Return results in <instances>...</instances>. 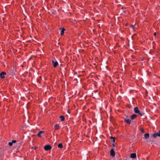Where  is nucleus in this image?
<instances>
[{
    "instance_id": "1",
    "label": "nucleus",
    "mask_w": 160,
    "mask_h": 160,
    "mask_svg": "<svg viewBox=\"0 0 160 160\" xmlns=\"http://www.w3.org/2000/svg\"><path fill=\"white\" fill-rule=\"evenodd\" d=\"M44 149L46 151H48L52 149V147L50 145H47L44 146Z\"/></svg>"
},
{
    "instance_id": "2",
    "label": "nucleus",
    "mask_w": 160,
    "mask_h": 160,
    "mask_svg": "<svg viewBox=\"0 0 160 160\" xmlns=\"http://www.w3.org/2000/svg\"><path fill=\"white\" fill-rule=\"evenodd\" d=\"M52 64L53 65V67L54 68H56L58 65V63L57 61H56L55 62L54 60H52Z\"/></svg>"
},
{
    "instance_id": "3",
    "label": "nucleus",
    "mask_w": 160,
    "mask_h": 160,
    "mask_svg": "<svg viewBox=\"0 0 160 160\" xmlns=\"http://www.w3.org/2000/svg\"><path fill=\"white\" fill-rule=\"evenodd\" d=\"M110 155L112 157H114L115 156V153L114 149L112 148L110 151Z\"/></svg>"
},
{
    "instance_id": "4",
    "label": "nucleus",
    "mask_w": 160,
    "mask_h": 160,
    "mask_svg": "<svg viewBox=\"0 0 160 160\" xmlns=\"http://www.w3.org/2000/svg\"><path fill=\"white\" fill-rule=\"evenodd\" d=\"M6 74V73L5 72H2L0 74V77L2 78H5L4 75H5Z\"/></svg>"
},
{
    "instance_id": "5",
    "label": "nucleus",
    "mask_w": 160,
    "mask_h": 160,
    "mask_svg": "<svg viewBox=\"0 0 160 160\" xmlns=\"http://www.w3.org/2000/svg\"><path fill=\"white\" fill-rule=\"evenodd\" d=\"M134 111L135 113H139L140 111L137 107H136L134 108Z\"/></svg>"
},
{
    "instance_id": "6",
    "label": "nucleus",
    "mask_w": 160,
    "mask_h": 160,
    "mask_svg": "<svg viewBox=\"0 0 160 160\" xmlns=\"http://www.w3.org/2000/svg\"><path fill=\"white\" fill-rule=\"evenodd\" d=\"M125 121L128 124H130L131 122V120L127 118H125Z\"/></svg>"
},
{
    "instance_id": "7",
    "label": "nucleus",
    "mask_w": 160,
    "mask_h": 160,
    "mask_svg": "<svg viewBox=\"0 0 160 160\" xmlns=\"http://www.w3.org/2000/svg\"><path fill=\"white\" fill-rule=\"evenodd\" d=\"M16 142V140H12V142H9L8 144L10 146H11L12 145L13 143H15Z\"/></svg>"
},
{
    "instance_id": "8",
    "label": "nucleus",
    "mask_w": 160,
    "mask_h": 160,
    "mask_svg": "<svg viewBox=\"0 0 160 160\" xmlns=\"http://www.w3.org/2000/svg\"><path fill=\"white\" fill-rule=\"evenodd\" d=\"M130 157L132 158H136V154L135 153H132L131 154Z\"/></svg>"
},
{
    "instance_id": "9",
    "label": "nucleus",
    "mask_w": 160,
    "mask_h": 160,
    "mask_svg": "<svg viewBox=\"0 0 160 160\" xmlns=\"http://www.w3.org/2000/svg\"><path fill=\"white\" fill-rule=\"evenodd\" d=\"M44 133V132L43 131H40L38 132L37 134V136L39 137H41L42 136V134Z\"/></svg>"
},
{
    "instance_id": "10",
    "label": "nucleus",
    "mask_w": 160,
    "mask_h": 160,
    "mask_svg": "<svg viewBox=\"0 0 160 160\" xmlns=\"http://www.w3.org/2000/svg\"><path fill=\"white\" fill-rule=\"evenodd\" d=\"M137 116V115L133 114L131 116V118L132 120H133L134 118H136Z\"/></svg>"
},
{
    "instance_id": "11",
    "label": "nucleus",
    "mask_w": 160,
    "mask_h": 160,
    "mask_svg": "<svg viewBox=\"0 0 160 160\" xmlns=\"http://www.w3.org/2000/svg\"><path fill=\"white\" fill-rule=\"evenodd\" d=\"M149 135L148 133L145 134L144 135V137L146 139H148L149 138Z\"/></svg>"
},
{
    "instance_id": "12",
    "label": "nucleus",
    "mask_w": 160,
    "mask_h": 160,
    "mask_svg": "<svg viewBox=\"0 0 160 160\" xmlns=\"http://www.w3.org/2000/svg\"><path fill=\"white\" fill-rule=\"evenodd\" d=\"M65 29L64 28H62L61 30V35H62L64 34V32L65 31Z\"/></svg>"
},
{
    "instance_id": "13",
    "label": "nucleus",
    "mask_w": 160,
    "mask_h": 160,
    "mask_svg": "<svg viewBox=\"0 0 160 160\" xmlns=\"http://www.w3.org/2000/svg\"><path fill=\"white\" fill-rule=\"evenodd\" d=\"M54 127L56 129H58L59 128V125L57 124H55Z\"/></svg>"
},
{
    "instance_id": "14",
    "label": "nucleus",
    "mask_w": 160,
    "mask_h": 160,
    "mask_svg": "<svg viewBox=\"0 0 160 160\" xmlns=\"http://www.w3.org/2000/svg\"><path fill=\"white\" fill-rule=\"evenodd\" d=\"M60 118L61 119L62 121H64L65 120V117L63 116H61L60 117Z\"/></svg>"
},
{
    "instance_id": "15",
    "label": "nucleus",
    "mask_w": 160,
    "mask_h": 160,
    "mask_svg": "<svg viewBox=\"0 0 160 160\" xmlns=\"http://www.w3.org/2000/svg\"><path fill=\"white\" fill-rule=\"evenodd\" d=\"M58 147L59 148H63V145L62 143H60L58 145Z\"/></svg>"
},
{
    "instance_id": "16",
    "label": "nucleus",
    "mask_w": 160,
    "mask_h": 160,
    "mask_svg": "<svg viewBox=\"0 0 160 160\" xmlns=\"http://www.w3.org/2000/svg\"><path fill=\"white\" fill-rule=\"evenodd\" d=\"M111 141H112L113 142H115V139L113 137H111Z\"/></svg>"
},
{
    "instance_id": "17",
    "label": "nucleus",
    "mask_w": 160,
    "mask_h": 160,
    "mask_svg": "<svg viewBox=\"0 0 160 160\" xmlns=\"http://www.w3.org/2000/svg\"><path fill=\"white\" fill-rule=\"evenodd\" d=\"M138 114H139L140 116H142L144 115L145 113L143 112H140L139 113H138Z\"/></svg>"
},
{
    "instance_id": "18",
    "label": "nucleus",
    "mask_w": 160,
    "mask_h": 160,
    "mask_svg": "<svg viewBox=\"0 0 160 160\" xmlns=\"http://www.w3.org/2000/svg\"><path fill=\"white\" fill-rule=\"evenodd\" d=\"M153 136L154 138H156L157 136H158V134H157V132L153 134Z\"/></svg>"
},
{
    "instance_id": "19",
    "label": "nucleus",
    "mask_w": 160,
    "mask_h": 160,
    "mask_svg": "<svg viewBox=\"0 0 160 160\" xmlns=\"http://www.w3.org/2000/svg\"><path fill=\"white\" fill-rule=\"evenodd\" d=\"M157 134H158V135L159 137H160V131H158V132H157Z\"/></svg>"
},
{
    "instance_id": "20",
    "label": "nucleus",
    "mask_w": 160,
    "mask_h": 160,
    "mask_svg": "<svg viewBox=\"0 0 160 160\" xmlns=\"http://www.w3.org/2000/svg\"><path fill=\"white\" fill-rule=\"evenodd\" d=\"M141 132L142 133H145L144 130L143 129H141Z\"/></svg>"
},
{
    "instance_id": "21",
    "label": "nucleus",
    "mask_w": 160,
    "mask_h": 160,
    "mask_svg": "<svg viewBox=\"0 0 160 160\" xmlns=\"http://www.w3.org/2000/svg\"><path fill=\"white\" fill-rule=\"evenodd\" d=\"M134 27H135V26L134 25H131V27L132 28V29H134Z\"/></svg>"
},
{
    "instance_id": "22",
    "label": "nucleus",
    "mask_w": 160,
    "mask_h": 160,
    "mask_svg": "<svg viewBox=\"0 0 160 160\" xmlns=\"http://www.w3.org/2000/svg\"><path fill=\"white\" fill-rule=\"evenodd\" d=\"M157 35V33L156 32H155L154 34V36H156Z\"/></svg>"
},
{
    "instance_id": "23",
    "label": "nucleus",
    "mask_w": 160,
    "mask_h": 160,
    "mask_svg": "<svg viewBox=\"0 0 160 160\" xmlns=\"http://www.w3.org/2000/svg\"><path fill=\"white\" fill-rule=\"evenodd\" d=\"M14 72H13V73L12 72V73H11V74L12 75L14 74Z\"/></svg>"
},
{
    "instance_id": "24",
    "label": "nucleus",
    "mask_w": 160,
    "mask_h": 160,
    "mask_svg": "<svg viewBox=\"0 0 160 160\" xmlns=\"http://www.w3.org/2000/svg\"><path fill=\"white\" fill-rule=\"evenodd\" d=\"M112 145L113 146V147H114L115 146V145L114 144H112Z\"/></svg>"
},
{
    "instance_id": "25",
    "label": "nucleus",
    "mask_w": 160,
    "mask_h": 160,
    "mask_svg": "<svg viewBox=\"0 0 160 160\" xmlns=\"http://www.w3.org/2000/svg\"><path fill=\"white\" fill-rule=\"evenodd\" d=\"M37 148L36 147H35V148H34L35 149H37Z\"/></svg>"
},
{
    "instance_id": "26",
    "label": "nucleus",
    "mask_w": 160,
    "mask_h": 160,
    "mask_svg": "<svg viewBox=\"0 0 160 160\" xmlns=\"http://www.w3.org/2000/svg\"><path fill=\"white\" fill-rule=\"evenodd\" d=\"M11 71H12V70H11V71H10V72H11Z\"/></svg>"
},
{
    "instance_id": "27",
    "label": "nucleus",
    "mask_w": 160,
    "mask_h": 160,
    "mask_svg": "<svg viewBox=\"0 0 160 160\" xmlns=\"http://www.w3.org/2000/svg\"><path fill=\"white\" fill-rule=\"evenodd\" d=\"M41 160H43V159H41Z\"/></svg>"
}]
</instances>
